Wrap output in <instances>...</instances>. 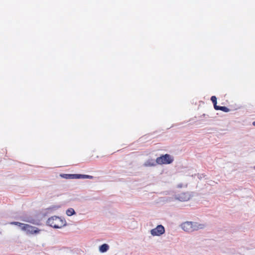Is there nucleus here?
Instances as JSON below:
<instances>
[{
  "instance_id": "obj_4",
  "label": "nucleus",
  "mask_w": 255,
  "mask_h": 255,
  "mask_svg": "<svg viewBox=\"0 0 255 255\" xmlns=\"http://www.w3.org/2000/svg\"><path fill=\"white\" fill-rule=\"evenodd\" d=\"M22 230L25 231L27 234H37L40 232V230L37 228L25 224L23 226Z\"/></svg>"
},
{
  "instance_id": "obj_10",
  "label": "nucleus",
  "mask_w": 255,
  "mask_h": 255,
  "mask_svg": "<svg viewBox=\"0 0 255 255\" xmlns=\"http://www.w3.org/2000/svg\"><path fill=\"white\" fill-rule=\"evenodd\" d=\"M75 214V212L73 208H69L66 211V214L69 216H72Z\"/></svg>"
},
{
  "instance_id": "obj_17",
  "label": "nucleus",
  "mask_w": 255,
  "mask_h": 255,
  "mask_svg": "<svg viewBox=\"0 0 255 255\" xmlns=\"http://www.w3.org/2000/svg\"><path fill=\"white\" fill-rule=\"evenodd\" d=\"M254 168H255V167H254Z\"/></svg>"
},
{
  "instance_id": "obj_16",
  "label": "nucleus",
  "mask_w": 255,
  "mask_h": 255,
  "mask_svg": "<svg viewBox=\"0 0 255 255\" xmlns=\"http://www.w3.org/2000/svg\"><path fill=\"white\" fill-rule=\"evenodd\" d=\"M253 125L255 126V122H253Z\"/></svg>"
},
{
  "instance_id": "obj_2",
  "label": "nucleus",
  "mask_w": 255,
  "mask_h": 255,
  "mask_svg": "<svg viewBox=\"0 0 255 255\" xmlns=\"http://www.w3.org/2000/svg\"><path fill=\"white\" fill-rule=\"evenodd\" d=\"M47 224L53 228H61L66 225V222L60 217L53 216L48 219Z\"/></svg>"
},
{
  "instance_id": "obj_5",
  "label": "nucleus",
  "mask_w": 255,
  "mask_h": 255,
  "mask_svg": "<svg viewBox=\"0 0 255 255\" xmlns=\"http://www.w3.org/2000/svg\"><path fill=\"white\" fill-rule=\"evenodd\" d=\"M165 232V229L163 226L158 225L155 228L152 229L150 233L152 236H159L163 234Z\"/></svg>"
},
{
  "instance_id": "obj_11",
  "label": "nucleus",
  "mask_w": 255,
  "mask_h": 255,
  "mask_svg": "<svg viewBox=\"0 0 255 255\" xmlns=\"http://www.w3.org/2000/svg\"><path fill=\"white\" fill-rule=\"evenodd\" d=\"M145 166H153L155 165L154 161L148 160L145 162L144 164Z\"/></svg>"
},
{
  "instance_id": "obj_3",
  "label": "nucleus",
  "mask_w": 255,
  "mask_h": 255,
  "mask_svg": "<svg viewBox=\"0 0 255 255\" xmlns=\"http://www.w3.org/2000/svg\"><path fill=\"white\" fill-rule=\"evenodd\" d=\"M173 161V158L168 154L158 157L156 159V162L158 164H170Z\"/></svg>"
},
{
  "instance_id": "obj_13",
  "label": "nucleus",
  "mask_w": 255,
  "mask_h": 255,
  "mask_svg": "<svg viewBox=\"0 0 255 255\" xmlns=\"http://www.w3.org/2000/svg\"><path fill=\"white\" fill-rule=\"evenodd\" d=\"M77 174H65L67 179H77Z\"/></svg>"
},
{
  "instance_id": "obj_14",
  "label": "nucleus",
  "mask_w": 255,
  "mask_h": 255,
  "mask_svg": "<svg viewBox=\"0 0 255 255\" xmlns=\"http://www.w3.org/2000/svg\"><path fill=\"white\" fill-rule=\"evenodd\" d=\"M86 175L83 174H77V179H80V178H85Z\"/></svg>"
},
{
  "instance_id": "obj_8",
  "label": "nucleus",
  "mask_w": 255,
  "mask_h": 255,
  "mask_svg": "<svg viewBox=\"0 0 255 255\" xmlns=\"http://www.w3.org/2000/svg\"><path fill=\"white\" fill-rule=\"evenodd\" d=\"M216 110H221L222 111H223L224 112H229L230 111V109H228L226 107L224 106H218L217 108L216 109Z\"/></svg>"
},
{
  "instance_id": "obj_12",
  "label": "nucleus",
  "mask_w": 255,
  "mask_h": 255,
  "mask_svg": "<svg viewBox=\"0 0 255 255\" xmlns=\"http://www.w3.org/2000/svg\"><path fill=\"white\" fill-rule=\"evenodd\" d=\"M10 224L18 226L19 227H20L21 229L22 230V228H23V226H24L25 224L17 222H12L10 223Z\"/></svg>"
},
{
  "instance_id": "obj_15",
  "label": "nucleus",
  "mask_w": 255,
  "mask_h": 255,
  "mask_svg": "<svg viewBox=\"0 0 255 255\" xmlns=\"http://www.w3.org/2000/svg\"><path fill=\"white\" fill-rule=\"evenodd\" d=\"M85 178H88V179H92L93 178V177L92 176L88 175H86L85 176Z\"/></svg>"
},
{
  "instance_id": "obj_1",
  "label": "nucleus",
  "mask_w": 255,
  "mask_h": 255,
  "mask_svg": "<svg viewBox=\"0 0 255 255\" xmlns=\"http://www.w3.org/2000/svg\"><path fill=\"white\" fill-rule=\"evenodd\" d=\"M181 227L185 232L191 233L204 229L205 227V225L197 222L187 221L181 224Z\"/></svg>"
},
{
  "instance_id": "obj_6",
  "label": "nucleus",
  "mask_w": 255,
  "mask_h": 255,
  "mask_svg": "<svg viewBox=\"0 0 255 255\" xmlns=\"http://www.w3.org/2000/svg\"><path fill=\"white\" fill-rule=\"evenodd\" d=\"M190 198L189 195L186 193H181L178 195L177 199L180 201H188Z\"/></svg>"
},
{
  "instance_id": "obj_9",
  "label": "nucleus",
  "mask_w": 255,
  "mask_h": 255,
  "mask_svg": "<svg viewBox=\"0 0 255 255\" xmlns=\"http://www.w3.org/2000/svg\"><path fill=\"white\" fill-rule=\"evenodd\" d=\"M211 101L212 102V103H213V104L214 105V107L215 109L216 110L217 107H218V106L217 105V98L216 97V96H213L211 98Z\"/></svg>"
},
{
  "instance_id": "obj_7",
  "label": "nucleus",
  "mask_w": 255,
  "mask_h": 255,
  "mask_svg": "<svg viewBox=\"0 0 255 255\" xmlns=\"http://www.w3.org/2000/svg\"><path fill=\"white\" fill-rule=\"evenodd\" d=\"M109 248V246L107 244H104L100 247V251L101 253H104L107 252Z\"/></svg>"
}]
</instances>
